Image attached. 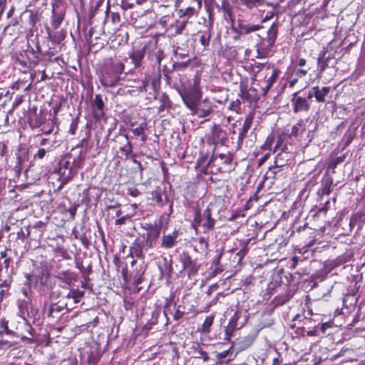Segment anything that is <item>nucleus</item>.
<instances>
[{"mask_svg": "<svg viewBox=\"0 0 365 365\" xmlns=\"http://www.w3.org/2000/svg\"><path fill=\"white\" fill-rule=\"evenodd\" d=\"M204 217L203 212L201 213L200 210H196L194 213V217L192 222V227L197 231V227L199 226L202 227V223L203 222Z\"/></svg>", "mask_w": 365, "mask_h": 365, "instance_id": "46", "label": "nucleus"}, {"mask_svg": "<svg viewBox=\"0 0 365 365\" xmlns=\"http://www.w3.org/2000/svg\"><path fill=\"white\" fill-rule=\"evenodd\" d=\"M76 277L77 275L76 273L67 270L58 272L56 276V278L61 283L58 284L59 287H61L62 289H68L71 287L73 282L76 281Z\"/></svg>", "mask_w": 365, "mask_h": 365, "instance_id": "20", "label": "nucleus"}, {"mask_svg": "<svg viewBox=\"0 0 365 365\" xmlns=\"http://www.w3.org/2000/svg\"><path fill=\"white\" fill-rule=\"evenodd\" d=\"M365 222V212H358L354 214L351 217L349 225L351 227H354L358 222Z\"/></svg>", "mask_w": 365, "mask_h": 365, "instance_id": "49", "label": "nucleus"}, {"mask_svg": "<svg viewBox=\"0 0 365 365\" xmlns=\"http://www.w3.org/2000/svg\"><path fill=\"white\" fill-rule=\"evenodd\" d=\"M310 99L307 97H302L298 96V93H294L291 100L293 112L299 113L301 112H308L310 110L311 106L309 103Z\"/></svg>", "mask_w": 365, "mask_h": 365, "instance_id": "18", "label": "nucleus"}, {"mask_svg": "<svg viewBox=\"0 0 365 365\" xmlns=\"http://www.w3.org/2000/svg\"><path fill=\"white\" fill-rule=\"evenodd\" d=\"M212 26L213 22L210 18L209 21L204 25V29L199 31L197 33L200 42L205 47L210 44Z\"/></svg>", "mask_w": 365, "mask_h": 365, "instance_id": "27", "label": "nucleus"}, {"mask_svg": "<svg viewBox=\"0 0 365 365\" xmlns=\"http://www.w3.org/2000/svg\"><path fill=\"white\" fill-rule=\"evenodd\" d=\"M274 324V319L271 314H264L262 316L259 326L261 329L269 327Z\"/></svg>", "mask_w": 365, "mask_h": 365, "instance_id": "47", "label": "nucleus"}, {"mask_svg": "<svg viewBox=\"0 0 365 365\" xmlns=\"http://www.w3.org/2000/svg\"><path fill=\"white\" fill-rule=\"evenodd\" d=\"M212 210L213 205L210 204L203 211L204 220L202 223V227L204 233L209 232L215 228L216 220L212 216Z\"/></svg>", "mask_w": 365, "mask_h": 365, "instance_id": "22", "label": "nucleus"}, {"mask_svg": "<svg viewBox=\"0 0 365 365\" xmlns=\"http://www.w3.org/2000/svg\"><path fill=\"white\" fill-rule=\"evenodd\" d=\"M353 353V349L349 348H342L340 351L336 354H333L330 355L329 359L331 361H334L340 357L346 356V359H349L350 357L346 356V354Z\"/></svg>", "mask_w": 365, "mask_h": 365, "instance_id": "50", "label": "nucleus"}, {"mask_svg": "<svg viewBox=\"0 0 365 365\" xmlns=\"http://www.w3.org/2000/svg\"><path fill=\"white\" fill-rule=\"evenodd\" d=\"M31 305V304L26 300H19L18 302L19 312L17 317L26 318V313L29 310V308Z\"/></svg>", "mask_w": 365, "mask_h": 365, "instance_id": "41", "label": "nucleus"}, {"mask_svg": "<svg viewBox=\"0 0 365 365\" xmlns=\"http://www.w3.org/2000/svg\"><path fill=\"white\" fill-rule=\"evenodd\" d=\"M159 316H160V312H153L152 313V317H151L150 319H149L148 321V322L144 325L143 331H146L148 333L150 329H152L153 326L158 324Z\"/></svg>", "mask_w": 365, "mask_h": 365, "instance_id": "42", "label": "nucleus"}, {"mask_svg": "<svg viewBox=\"0 0 365 365\" xmlns=\"http://www.w3.org/2000/svg\"><path fill=\"white\" fill-rule=\"evenodd\" d=\"M204 217L203 212L201 213L200 210H196L194 213V217L192 222V227L197 231V227L199 226L202 227V223L203 222Z\"/></svg>", "mask_w": 365, "mask_h": 365, "instance_id": "45", "label": "nucleus"}, {"mask_svg": "<svg viewBox=\"0 0 365 365\" xmlns=\"http://www.w3.org/2000/svg\"><path fill=\"white\" fill-rule=\"evenodd\" d=\"M331 91L329 86H324L320 88L319 86L312 87L307 93V98L312 99L315 98L316 101L319 103H324L325 97L329 94Z\"/></svg>", "mask_w": 365, "mask_h": 365, "instance_id": "21", "label": "nucleus"}, {"mask_svg": "<svg viewBox=\"0 0 365 365\" xmlns=\"http://www.w3.org/2000/svg\"><path fill=\"white\" fill-rule=\"evenodd\" d=\"M65 16L64 9L60 6H53L51 26L56 29L61 24Z\"/></svg>", "mask_w": 365, "mask_h": 365, "instance_id": "30", "label": "nucleus"}, {"mask_svg": "<svg viewBox=\"0 0 365 365\" xmlns=\"http://www.w3.org/2000/svg\"><path fill=\"white\" fill-rule=\"evenodd\" d=\"M287 146L284 145L281 153L277 155L275 158L274 165L275 167L281 168L285 165L286 157L288 155V153L286 151Z\"/></svg>", "mask_w": 365, "mask_h": 365, "instance_id": "40", "label": "nucleus"}, {"mask_svg": "<svg viewBox=\"0 0 365 365\" xmlns=\"http://www.w3.org/2000/svg\"><path fill=\"white\" fill-rule=\"evenodd\" d=\"M151 247L145 240V235L141 237L136 238L130 247V254L132 257L137 258L144 257V251H148Z\"/></svg>", "mask_w": 365, "mask_h": 365, "instance_id": "14", "label": "nucleus"}, {"mask_svg": "<svg viewBox=\"0 0 365 365\" xmlns=\"http://www.w3.org/2000/svg\"><path fill=\"white\" fill-rule=\"evenodd\" d=\"M200 83V78H195L192 85L185 88L180 93L183 103L188 109L202 99V92Z\"/></svg>", "mask_w": 365, "mask_h": 365, "instance_id": "6", "label": "nucleus"}, {"mask_svg": "<svg viewBox=\"0 0 365 365\" xmlns=\"http://www.w3.org/2000/svg\"><path fill=\"white\" fill-rule=\"evenodd\" d=\"M204 217L203 212L201 213L200 210H196L194 213V217L192 222V227L197 231V227L199 226L202 227V223L203 222Z\"/></svg>", "mask_w": 365, "mask_h": 365, "instance_id": "44", "label": "nucleus"}, {"mask_svg": "<svg viewBox=\"0 0 365 365\" xmlns=\"http://www.w3.org/2000/svg\"><path fill=\"white\" fill-rule=\"evenodd\" d=\"M101 356V352L97 349H91L89 352H88V364L89 365L97 364L99 362Z\"/></svg>", "mask_w": 365, "mask_h": 365, "instance_id": "35", "label": "nucleus"}, {"mask_svg": "<svg viewBox=\"0 0 365 365\" xmlns=\"http://www.w3.org/2000/svg\"><path fill=\"white\" fill-rule=\"evenodd\" d=\"M26 284H30L33 281H35L36 286L40 294H46L48 290H52L54 288L56 282L53 281L51 277L50 272L46 269H41L36 274H26Z\"/></svg>", "mask_w": 365, "mask_h": 365, "instance_id": "4", "label": "nucleus"}, {"mask_svg": "<svg viewBox=\"0 0 365 365\" xmlns=\"http://www.w3.org/2000/svg\"><path fill=\"white\" fill-rule=\"evenodd\" d=\"M36 333L26 318L20 317L18 320L16 340L29 344L36 341Z\"/></svg>", "mask_w": 365, "mask_h": 365, "instance_id": "8", "label": "nucleus"}, {"mask_svg": "<svg viewBox=\"0 0 365 365\" xmlns=\"http://www.w3.org/2000/svg\"><path fill=\"white\" fill-rule=\"evenodd\" d=\"M124 140L125 141V144L124 146L120 148V150L126 155L128 156L133 150V146L129 140V138L128 135H125L123 136Z\"/></svg>", "mask_w": 365, "mask_h": 365, "instance_id": "53", "label": "nucleus"}, {"mask_svg": "<svg viewBox=\"0 0 365 365\" xmlns=\"http://www.w3.org/2000/svg\"><path fill=\"white\" fill-rule=\"evenodd\" d=\"M29 160V153L26 148H20L16 153V164L14 166V171L19 175L23 170L27 180L36 181L40 179V174L34 175V165L30 163L28 166L26 163Z\"/></svg>", "mask_w": 365, "mask_h": 365, "instance_id": "5", "label": "nucleus"}, {"mask_svg": "<svg viewBox=\"0 0 365 365\" xmlns=\"http://www.w3.org/2000/svg\"><path fill=\"white\" fill-rule=\"evenodd\" d=\"M294 321L296 322L292 326V327L296 328L295 333L300 336H307V330L304 327L302 326V316L300 314H297L294 318Z\"/></svg>", "mask_w": 365, "mask_h": 365, "instance_id": "33", "label": "nucleus"}, {"mask_svg": "<svg viewBox=\"0 0 365 365\" xmlns=\"http://www.w3.org/2000/svg\"><path fill=\"white\" fill-rule=\"evenodd\" d=\"M41 134L43 136L39 140V145L46 151L52 152L61 146L63 141L58 138L57 130L53 133V125L50 126L49 130H46L44 125L41 128Z\"/></svg>", "mask_w": 365, "mask_h": 365, "instance_id": "7", "label": "nucleus"}, {"mask_svg": "<svg viewBox=\"0 0 365 365\" xmlns=\"http://www.w3.org/2000/svg\"><path fill=\"white\" fill-rule=\"evenodd\" d=\"M287 135H288V130L283 131L282 134L277 136L276 145L274 148V153H275L279 148H280L282 146L286 137H287Z\"/></svg>", "mask_w": 365, "mask_h": 365, "instance_id": "56", "label": "nucleus"}, {"mask_svg": "<svg viewBox=\"0 0 365 365\" xmlns=\"http://www.w3.org/2000/svg\"><path fill=\"white\" fill-rule=\"evenodd\" d=\"M242 5L245 6L247 9H252L262 4V0H240Z\"/></svg>", "mask_w": 365, "mask_h": 365, "instance_id": "62", "label": "nucleus"}, {"mask_svg": "<svg viewBox=\"0 0 365 365\" xmlns=\"http://www.w3.org/2000/svg\"><path fill=\"white\" fill-rule=\"evenodd\" d=\"M227 140V133L218 125H215L211 130L210 136L207 138V143L210 145H225Z\"/></svg>", "mask_w": 365, "mask_h": 365, "instance_id": "17", "label": "nucleus"}, {"mask_svg": "<svg viewBox=\"0 0 365 365\" xmlns=\"http://www.w3.org/2000/svg\"><path fill=\"white\" fill-rule=\"evenodd\" d=\"M189 110L192 115L202 118H210L214 113L213 103L207 98L200 100Z\"/></svg>", "mask_w": 365, "mask_h": 365, "instance_id": "10", "label": "nucleus"}, {"mask_svg": "<svg viewBox=\"0 0 365 365\" xmlns=\"http://www.w3.org/2000/svg\"><path fill=\"white\" fill-rule=\"evenodd\" d=\"M195 13H196V7L194 5L187 6L186 9H180L179 11V15L181 18L186 17V18L189 19V18L192 17V16H194L195 14Z\"/></svg>", "mask_w": 365, "mask_h": 365, "instance_id": "51", "label": "nucleus"}, {"mask_svg": "<svg viewBox=\"0 0 365 365\" xmlns=\"http://www.w3.org/2000/svg\"><path fill=\"white\" fill-rule=\"evenodd\" d=\"M345 160V155L339 156L331 160L328 165V169H335L339 164L342 163Z\"/></svg>", "mask_w": 365, "mask_h": 365, "instance_id": "58", "label": "nucleus"}, {"mask_svg": "<svg viewBox=\"0 0 365 365\" xmlns=\"http://www.w3.org/2000/svg\"><path fill=\"white\" fill-rule=\"evenodd\" d=\"M9 113L0 109V127L9 125Z\"/></svg>", "mask_w": 365, "mask_h": 365, "instance_id": "63", "label": "nucleus"}, {"mask_svg": "<svg viewBox=\"0 0 365 365\" xmlns=\"http://www.w3.org/2000/svg\"><path fill=\"white\" fill-rule=\"evenodd\" d=\"M64 309H66V303L58 300L56 302L44 303L42 312L47 317L58 318Z\"/></svg>", "mask_w": 365, "mask_h": 365, "instance_id": "16", "label": "nucleus"}, {"mask_svg": "<svg viewBox=\"0 0 365 365\" xmlns=\"http://www.w3.org/2000/svg\"><path fill=\"white\" fill-rule=\"evenodd\" d=\"M257 333L254 332L252 334H249L247 336L243 337L239 342L240 348L241 349H245L250 347L257 337Z\"/></svg>", "mask_w": 365, "mask_h": 365, "instance_id": "36", "label": "nucleus"}, {"mask_svg": "<svg viewBox=\"0 0 365 365\" xmlns=\"http://www.w3.org/2000/svg\"><path fill=\"white\" fill-rule=\"evenodd\" d=\"M180 261L182 264V269L187 272L189 277L198 272L199 266L197 262L192 259L188 252H183L180 255Z\"/></svg>", "mask_w": 365, "mask_h": 365, "instance_id": "19", "label": "nucleus"}, {"mask_svg": "<svg viewBox=\"0 0 365 365\" xmlns=\"http://www.w3.org/2000/svg\"><path fill=\"white\" fill-rule=\"evenodd\" d=\"M232 355V353L230 351V349L223 351L222 352L217 353L216 354V359L218 361H224L227 357H231ZM231 359L229 358L227 361H230Z\"/></svg>", "mask_w": 365, "mask_h": 365, "instance_id": "64", "label": "nucleus"}, {"mask_svg": "<svg viewBox=\"0 0 365 365\" xmlns=\"http://www.w3.org/2000/svg\"><path fill=\"white\" fill-rule=\"evenodd\" d=\"M18 320H19V318L17 317L16 319H12L11 320L9 321L10 329L11 331V339H13V341H8L9 344V346H11L13 344L17 343L16 336H17Z\"/></svg>", "mask_w": 365, "mask_h": 365, "instance_id": "38", "label": "nucleus"}, {"mask_svg": "<svg viewBox=\"0 0 365 365\" xmlns=\"http://www.w3.org/2000/svg\"><path fill=\"white\" fill-rule=\"evenodd\" d=\"M92 113L94 118L96 120H100L104 117V103L102 96L97 94L91 103Z\"/></svg>", "mask_w": 365, "mask_h": 365, "instance_id": "25", "label": "nucleus"}, {"mask_svg": "<svg viewBox=\"0 0 365 365\" xmlns=\"http://www.w3.org/2000/svg\"><path fill=\"white\" fill-rule=\"evenodd\" d=\"M138 90L140 92H147L150 90L155 91V85L153 83L150 84L146 79L142 80L138 86Z\"/></svg>", "mask_w": 365, "mask_h": 365, "instance_id": "52", "label": "nucleus"}, {"mask_svg": "<svg viewBox=\"0 0 365 365\" xmlns=\"http://www.w3.org/2000/svg\"><path fill=\"white\" fill-rule=\"evenodd\" d=\"M86 153L77 145L63 155L58 161V174L61 182L58 189L72 180L84 165Z\"/></svg>", "mask_w": 365, "mask_h": 365, "instance_id": "1", "label": "nucleus"}, {"mask_svg": "<svg viewBox=\"0 0 365 365\" xmlns=\"http://www.w3.org/2000/svg\"><path fill=\"white\" fill-rule=\"evenodd\" d=\"M213 322H214V317L212 315L207 316L205 318V319L202 324V331L206 332V333L210 332V327L212 325Z\"/></svg>", "mask_w": 365, "mask_h": 365, "instance_id": "57", "label": "nucleus"}, {"mask_svg": "<svg viewBox=\"0 0 365 365\" xmlns=\"http://www.w3.org/2000/svg\"><path fill=\"white\" fill-rule=\"evenodd\" d=\"M12 259L4 260V269L0 272V288H8L11 287L14 274V267L10 266Z\"/></svg>", "mask_w": 365, "mask_h": 365, "instance_id": "15", "label": "nucleus"}, {"mask_svg": "<svg viewBox=\"0 0 365 365\" xmlns=\"http://www.w3.org/2000/svg\"><path fill=\"white\" fill-rule=\"evenodd\" d=\"M333 184L332 177L328 174V171H326L322 180V186L317 191L318 195H329L332 190Z\"/></svg>", "mask_w": 365, "mask_h": 365, "instance_id": "28", "label": "nucleus"}, {"mask_svg": "<svg viewBox=\"0 0 365 365\" xmlns=\"http://www.w3.org/2000/svg\"><path fill=\"white\" fill-rule=\"evenodd\" d=\"M306 129V122L303 119H300L298 122L293 125L291 129V132H288L287 137L292 140L293 138H297L300 134H302Z\"/></svg>", "mask_w": 365, "mask_h": 365, "instance_id": "32", "label": "nucleus"}, {"mask_svg": "<svg viewBox=\"0 0 365 365\" xmlns=\"http://www.w3.org/2000/svg\"><path fill=\"white\" fill-rule=\"evenodd\" d=\"M279 73V71L277 69H274L272 75L269 77V78L266 81V86L263 88L264 93L266 94L272 86L273 83L276 81L278 75Z\"/></svg>", "mask_w": 365, "mask_h": 365, "instance_id": "43", "label": "nucleus"}, {"mask_svg": "<svg viewBox=\"0 0 365 365\" xmlns=\"http://www.w3.org/2000/svg\"><path fill=\"white\" fill-rule=\"evenodd\" d=\"M1 326H0V333L1 334H6L7 336H10L11 338V331L10 329L9 321L6 320L5 319H2L1 320Z\"/></svg>", "mask_w": 365, "mask_h": 365, "instance_id": "55", "label": "nucleus"}, {"mask_svg": "<svg viewBox=\"0 0 365 365\" xmlns=\"http://www.w3.org/2000/svg\"><path fill=\"white\" fill-rule=\"evenodd\" d=\"M262 27L260 24H251L243 19H239L237 25L232 27V31L235 34L234 39H240L241 36L259 31Z\"/></svg>", "mask_w": 365, "mask_h": 365, "instance_id": "12", "label": "nucleus"}, {"mask_svg": "<svg viewBox=\"0 0 365 365\" xmlns=\"http://www.w3.org/2000/svg\"><path fill=\"white\" fill-rule=\"evenodd\" d=\"M332 60V57L330 54L327 55L326 51H322L319 53L317 58V70L318 76H321L325 69L329 66L330 61Z\"/></svg>", "mask_w": 365, "mask_h": 365, "instance_id": "29", "label": "nucleus"}, {"mask_svg": "<svg viewBox=\"0 0 365 365\" xmlns=\"http://www.w3.org/2000/svg\"><path fill=\"white\" fill-rule=\"evenodd\" d=\"M190 349L195 354V358L202 359L205 361H207L209 359L207 353L202 349L201 346L198 343H194Z\"/></svg>", "mask_w": 365, "mask_h": 365, "instance_id": "37", "label": "nucleus"}, {"mask_svg": "<svg viewBox=\"0 0 365 365\" xmlns=\"http://www.w3.org/2000/svg\"><path fill=\"white\" fill-rule=\"evenodd\" d=\"M277 33V25L274 23L267 31V36L262 38L261 43L258 46L257 53L259 56L266 57L268 55L275 43Z\"/></svg>", "mask_w": 365, "mask_h": 365, "instance_id": "9", "label": "nucleus"}, {"mask_svg": "<svg viewBox=\"0 0 365 365\" xmlns=\"http://www.w3.org/2000/svg\"><path fill=\"white\" fill-rule=\"evenodd\" d=\"M160 105L158 107V111L163 112L167 108H170L171 107V101H170L169 97L163 93L160 97Z\"/></svg>", "mask_w": 365, "mask_h": 365, "instance_id": "48", "label": "nucleus"}, {"mask_svg": "<svg viewBox=\"0 0 365 365\" xmlns=\"http://www.w3.org/2000/svg\"><path fill=\"white\" fill-rule=\"evenodd\" d=\"M147 232L145 235V240L151 248L156 246L158 240L160 235L161 227L159 225H149L146 228Z\"/></svg>", "mask_w": 365, "mask_h": 365, "instance_id": "23", "label": "nucleus"}, {"mask_svg": "<svg viewBox=\"0 0 365 365\" xmlns=\"http://www.w3.org/2000/svg\"><path fill=\"white\" fill-rule=\"evenodd\" d=\"M65 289L68 290V292H64L63 295V297H62V299L61 300H58V301L60 302H61V303H66V309L67 310H71V308H68V306H69L70 302H71V299H72L71 298H73V297L71 296L70 288Z\"/></svg>", "mask_w": 365, "mask_h": 365, "instance_id": "60", "label": "nucleus"}, {"mask_svg": "<svg viewBox=\"0 0 365 365\" xmlns=\"http://www.w3.org/2000/svg\"><path fill=\"white\" fill-rule=\"evenodd\" d=\"M253 121V117L252 115H247L243 123L242 128L240 129L238 138L237 145L240 147L242 145L243 140L247 136L248 130L250 129Z\"/></svg>", "mask_w": 365, "mask_h": 365, "instance_id": "31", "label": "nucleus"}, {"mask_svg": "<svg viewBox=\"0 0 365 365\" xmlns=\"http://www.w3.org/2000/svg\"><path fill=\"white\" fill-rule=\"evenodd\" d=\"M124 64L120 61L107 64L103 69L100 81L104 87H113L120 81V74L124 70Z\"/></svg>", "mask_w": 365, "mask_h": 365, "instance_id": "3", "label": "nucleus"}, {"mask_svg": "<svg viewBox=\"0 0 365 365\" xmlns=\"http://www.w3.org/2000/svg\"><path fill=\"white\" fill-rule=\"evenodd\" d=\"M352 255L349 252H345L334 259L327 260L324 262V267L329 271L334 269L335 267H339L350 261Z\"/></svg>", "mask_w": 365, "mask_h": 365, "instance_id": "26", "label": "nucleus"}, {"mask_svg": "<svg viewBox=\"0 0 365 365\" xmlns=\"http://www.w3.org/2000/svg\"><path fill=\"white\" fill-rule=\"evenodd\" d=\"M150 49H152L153 51V53L152 54H150V56L151 58H155L156 62L160 65V62L164 58V53L160 48H158L156 43H150L142 48L134 46L128 51V56L131 59L135 68H140L142 66L145 51L146 50Z\"/></svg>", "mask_w": 365, "mask_h": 365, "instance_id": "2", "label": "nucleus"}, {"mask_svg": "<svg viewBox=\"0 0 365 365\" xmlns=\"http://www.w3.org/2000/svg\"><path fill=\"white\" fill-rule=\"evenodd\" d=\"M218 158L222 160V163L225 165H230L233 159L232 155L230 153H221L219 155L212 154L210 160V163H215Z\"/></svg>", "mask_w": 365, "mask_h": 365, "instance_id": "34", "label": "nucleus"}, {"mask_svg": "<svg viewBox=\"0 0 365 365\" xmlns=\"http://www.w3.org/2000/svg\"><path fill=\"white\" fill-rule=\"evenodd\" d=\"M163 267L161 266H158L159 269L160 270V273L162 276L166 275L167 277H170L172 271H173V261L172 259H170V261H168L166 257L163 258Z\"/></svg>", "mask_w": 365, "mask_h": 365, "instance_id": "39", "label": "nucleus"}, {"mask_svg": "<svg viewBox=\"0 0 365 365\" xmlns=\"http://www.w3.org/2000/svg\"><path fill=\"white\" fill-rule=\"evenodd\" d=\"M250 242V239H248L246 241L243 242L242 248L237 253V255L239 257L240 260L244 258V257L247 255L249 250L248 245Z\"/></svg>", "mask_w": 365, "mask_h": 365, "instance_id": "59", "label": "nucleus"}, {"mask_svg": "<svg viewBox=\"0 0 365 365\" xmlns=\"http://www.w3.org/2000/svg\"><path fill=\"white\" fill-rule=\"evenodd\" d=\"M247 317L246 312L237 309L230 319L227 327H226V334L230 336L232 333L241 329L247 322Z\"/></svg>", "mask_w": 365, "mask_h": 365, "instance_id": "11", "label": "nucleus"}, {"mask_svg": "<svg viewBox=\"0 0 365 365\" xmlns=\"http://www.w3.org/2000/svg\"><path fill=\"white\" fill-rule=\"evenodd\" d=\"M179 235V231L177 230L168 234L163 232L160 243L161 247L166 250L173 248L178 242Z\"/></svg>", "mask_w": 365, "mask_h": 365, "instance_id": "24", "label": "nucleus"}, {"mask_svg": "<svg viewBox=\"0 0 365 365\" xmlns=\"http://www.w3.org/2000/svg\"><path fill=\"white\" fill-rule=\"evenodd\" d=\"M302 326L307 330V336H317V329L321 324V316L315 315V318L307 317L305 313L302 316Z\"/></svg>", "mask_w": 365, "mask_h": 365, "instance_id": "13", "label": "nucleus"}, {"mask_svg": "<svg viewBox=\"0 0 365 365\" xmlns=\"http://www.w3.org/2000/svg\"><path fill=\"white\" fill-rule=\"evenodd\" d=\"M46 123V119L42 116H36L34 120L30 121V126L32 128H43V125Z\"/></svg>", "mask_w": 365, "mask_h": 365, "instance_id": "54", "label": "nucleus"}, {"mask_svg": "<svg viewBox=\"0 0 365 365\" xmlns=\"http://www.w3.org/2000/svg\"><path fill=\"white\" fill-rule=\"evenodd\" d=\"M148 128V123L145 121L142 122L138 127L133 130V133L135 136H139L145 133V130Z\"/></svg>", "mask_w": 365, "mask_h": 365, "instance_id": "61", "label": "nucleus"}]
</instances>
